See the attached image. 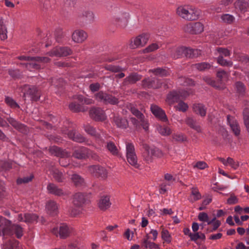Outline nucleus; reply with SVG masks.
I'll use <instances>...</instances> for the list:
<instances>
[{"label":"nucleus","mask_w":249,"mask_h":249,"mask_svg":"<svg viewBox=\"0 0 249 249\" xmlns=\"http://www.w3.org/2000/svg\"><path fill=\"white\" fill-rule=\"evenodd\" d=\"M177 14L182 18L187 21L197 20L201 14V11L198 8L191 5L178 6L176 9Z\"/></svg>","instance_id":"1"},{"label":"nucleus","mask_w":249,"mask_h":249,"mask_svg":"<svg viewBox=\"0 0 249 249\" xmlns=\"http://www.w3.org/2000/svg\"><path fill=\"white\" fill-rule=\"evenodd\" d=\"M126 156L128 162L131 165L137 169L139 168L134 145L132 143H126Z\"/></svg>","instance_id":"2"},{"label":"nucleus","mask_w":249,"mask_h":249,"mask_svg":"<svg viewBox=\"0 0 249 249\" xmlns=\"http://www.w3.org/2000/svg\"><path fill=\"white\" fill-rule=\"evenodd\" d=\"M22 91L23 97L28 96L33 101H37L40 99V91L35 86L24 85L22 88Z\"/></svg>","instance_id":"3"},{"label":"nucleus","mask_w":249,"mask_h":249,"mask_svg":"<svg viewBox=\"0 0 249 249\" xmlns=\"http://www.w3.org/2000/svg\"><path fill=\"white\" fill-rule=\"evenodd\" d=\"M72 53L71 49L67 46L56 47L47 53L51 57H65Z\"/></svg>","instance_id":"4"},{"label":"nucleus","mask_w":249,"mask_h":249,"mask_svg":"<svg viewBox=\"0 0 249 249\" xmlns=\"http://www.w3.org/2000/svg\"><path fill=\"white\" fill-rule=\"evenodd\" d=\"M88 171L89 174L97 178L105 179L107 177V171L105 168L99 165H92L88 166Z\"/></svg>","instance_id":"5"},{"label":"nucleus","mask_w":249,"mask_h":249,"mask_svg":"<svg viewBox=\"0 0 249 249\" xmlns=\"http://www.w3.org/2000/svg\"><path fill=\"white\" fill-rule=\"evenodd\" d=\"M150 35L147 33H143L136 37L131 39L129 44L131 49H135L144 46L148 42Z\"/></svg>","instance_id":"6"},{"label":"nucleus","mask_w":249,"mask_h":249,"mask_svg":"<svg viewBox=\"0 0 249 249\" xmlns=\"http://www.w3.org/2000/svg\"><path fill=\"white\" fill-rule=\"evenodd\" d=\"M73 229L65 224H61L59 228H54L52 230V233L57 236L59 235L62 239H65L71 234Z\"/></svg>","instance_id":"7"},{"label":"nucleus","mask_w":249,"mask_h":249,"mask_svg":"<svg viewBox=\"0 0 249 249\" xmlns=\"http://www.w3.org/2000/svg\"><path fill=\"white\" fill-rule=\"evenodd\" d=\"M161 81L156 77H147L142 81V86L144 89H158L161 87Z\"/></svg>","instance_id":"8"},{"label":"nucleus","mask_w":249,"mask_h":249,"mask_svg":"<svg viewBox=\"0 0 249 249\" xmlns=\"http://www.w3.org/2000/svg\"><path fill=\"white\" fill-rule=\"evenodd\" d=\"M183 31L191 34H200L204 31V25L200 22L189 23L183 27Z\"/></svg>","instance_id":"9"},{"label":"nucleus","mask_w":249,"mask_h":249,"mask_svg":"<svg viewBox=\"0 0 249 249\" xmlns=\"http://www.w3.org/2000/svg\"><path fill=\"white\" fill-rule=\"evenodd\" d=\"M127 108L139 120L140 123L143 128L146 131L147 130L149 124L147 120L145 119L143 114L131 104L127 106Z\"/></svg>","instance_id":"10"},{"label":"nucleus","mask_w":249,"mask_h":249,"mask_svg":"<svg viewBox=\"0 0 249 249\" xmlns=\"http://www.w3.org/2000/svg\"><path fill=\"white\" fill-rule=\"evenodd\" d=\"M90 117L95 121H104L107 119L105 111L99 107H92L89 111Z\"/></svg>","instance_id":"11"},{"label":"nucleus","mask_w":249,"mask_h":249,"mask_svg":"<svg viewBox=\"0 0 249 249\" xmlns=\"http://www.w3.org/2000/svg\"><path fill=\"white\" fill-rule=\"evenodd\" d=\"M47 190L49 194L57 196H65L69 195L62 188L59 187L53 183H49L47 186Z\"/></svg>","instance_id":"12"},{"label":"nucleus","mask_w":249,"mask_h":249,"mask_svg":"<svg viewBox=\"0 0 249 249\" xmlns=\"http://www.w3.org/2000/svg\"><path fill=\"white\" fill-rule=\"evenodd\" d=\"M11 222L2 216L0 217V236L10 235Z\"/></svg>","instance_id":"13"},{"label":"nucleus","mask_w":249,"mask_h":249,"mask_svg":"<svg viewBox=\"0 0 249 249\" xmlns=\"http://www.w3.org/2000/svg\"><path fill=\"white\" fill-rule=\"evenodd\" d=\"M128 16L127 13H121L114 18V22L121 28H125L128 23Z\"/></svg>","instance_id":"14"},{"label":"nucleus","mask_w":249,"mask_h":249,"mask_svg":"<svg viewBox=\"0 0 249 249\" xmlns=\"http://www.w3.org/2000/svg\"><path fill=\"white\" fill-rule=\"evenodd\" d=\"M88 37L87 33L83 30H76L71 35V39L73 41L77 43H82L85 41Z\"/></svg>","instance_id":"15"},{"label":"nucleus","mask_w":249,"mask_h":249,"mask_svg":"<svg viewBox=\"0 0 249 249\" xmlns=\"http://www.w3.org/2000/svg\"><path fill=\"white\" fill-rule=\"evenodd\" d=\"M142 76L136 72L131 73L128 76H126L123 80L121 84L122 87H125L129 85L135 84L137 81L142 79Z\"/></svg>","instance_id":"16"},{"label":"nucleus","mask_w":249,"mask_h":249,"mask_svg":"<svg viewBox=\"0 0 249 249\" xmlns=\"http://www.w3.org/2000/svg\"><path fill=\"white\" fill-rule=\"evenodd\" d=\"M152 113L160 120L163 122H167L168 119L165 112L159 107L156 105H151L150 107Z\"/></svg>","instance_id":"17"},{"label":"nucleus","mask_w":249,"mask_h":249,"mask_svg":"<svg viewBox=\"0 0 249 249\" xmlns=\"http://www.w3.org/2000/svg\"><path fill=\"white\" fill-rule=\"evenodd\" d=\"M7 121L15 129L19 132L25 133L27 131V126L25 124L18 121L14 118L11 117H8Z\"/></svg>","instance_id":"18"},{"label":"nucleus","mask_w":249,"mask_h":249,"mask_svg":"<svg viewBox=\"0 0 249 249\" xmlns=\"http://www.w3.org/2000/svg\"><path fill=\"white\" fill-rule=\"evenodd\" d=\"M49 151L52 155L60 158H68L71 156L70 152L56 146H51L49 149Z\"/></svg>","instance_id":"19"},{"label":"nucleus","mask_w":249,"mask_h":249,"mask_svg":"<svg viewBox=\"0 0 249 249\" xmlns=\"http://www.w3.org/2000/svg\"><path fill=\"white\" fill-rule=\"evenodd\" d=\"M38 216L35 213H26L19 214L18 220L20 222H24L27 223H32L37 221Z\"/></svg>","instance_id":"20"},{"label":"nucleus","mask_w":249,"mask_h":249,"mask_svg":"<svg viewBox=\"0 0 249 249\" xmlns=\"http://www.w3.org/2000/svg\"><path fill=\"white\" fill-rule=\"evenodd\" d=\"M227 121L233 133L236 136L240 134V128L237 120L230 115L227 116Z\"/></svg>","instance_id":"21"},{"label":"nucleus","mask_w":249,"mask_h":249,"mask_svg":"<svg viewBox=\"0 0 249 249\" xmlns=\"http://www.w3.org/2000/svg\"><path fill=\"white\" fill-rule=\"evenodd\" d=\"M67 134L70 139L77 142L82 143L85 142L86 140L85 137L75 130L69 131Z\"/></svg>","instance_id":"22"},{"label":"nucleus","mask_w":249,"mask_h":249,"mask_svg":"<svg viewBox=\"0 0 249 249\" xmlns=\"http://www.w3.org/2000/svg\"><path fill=\"white\" fill-rule=\"evenodd\" d=\"M89 153V149L81 147L74 150L72 156L77 159H85L88 158Z\"/></svg>","instance_id":"23"},{"label":"nucleus","mask_w":249,"mask_h":249,"mask_svg":"<svg viewBox=\"0 0 249 249\" xmlns=\"http://www.w3.org/2000/svg\"><path fill=\"white\" fill-rule=\"evenodd\" d=\"M234 5L236 10L242 13L249 9V3L246 0H237Z\"/></svg>","instance_id":"24"},{"label":"nucleus","mask_w":249,"mask_h":249,"mask_svg":"<svg viewBox=\"0 0 249 249\" xmlns=\"http://www.w3.org/2000/svg\"><path fill=\"white\" fill-rule=\"evenodd\" d=\"M113 122L118 127L121 129H126L128 126L127 120L120 116H114Z\"/></svg>","instance_id":"25"},{"label":"nucleus","mask_w":249,"mask_h":249,"mask_svg":"<svg viewBox=\"0 0 249 249\" xmlns=\"http://www.w3.org/2000/svg\"><path fill=\"white\" fill-rule=\"evenodd\" d=\"M85 201L84 195L81 193H76L73 195L72 203L76 207H81Z\"/></svg>","instance_id":"26"},{"label":"nucleus","mask_w":249,"mask_h":249,"mask_svg":"<svg viewBox=\"0 0 249 249\" xmlns=\"http://www.w3.org/2000/svg\"><path fill=\"white\" fill-rule=\"evenodd\" d=\"M84 128L87 133L94 137L99 142H101V143H103L100 134L97 133L95 128L93 126L88 124L85 125Z\"/></svg>","instance_id":"27"},{"label":"nucleus","mask_w":249,"mask_h":249,"mask_svg":"<svg viewBox=\"0 0 249 249\" xmlns=\"http://www.w3.org/2000/svg\"><path fill=\"white\" fill-rule=\"evenodd\" d=\"M181 96H182L180 92L173 91L167 95L166 101L169 104H173L174 103L179 102Z\"/></svg>","instance_id":"28"},{"label":"nucleus","mask_w":249,"mask_h":249,"mask_svg":"<svg viewBox=\"0 0 249 249\" xmlns=\"http://www.w3.org/2000/svg\"><path fill=\"white\" fill-rule=\"evenodd\" d=\"M98 205L101 210L105 211L107 210L111 205L109 198L107 196L101 197L99 201Z\"/></svg>","instance_id":"29"},{"label":"nucleus","mask_w":249,"mask_h":249,"mask_svg":"<svg viewBox=\"0 0 249 249\" xmlns=\"http://www.w3.org/2000/svg\"><path fill=\"white\" fill-rule=\"evenodd\" d=\"M19 65L30 71H33L34 70H38L41 68V65L38 62L36 61H32L29 63H20Z\"/></svg>","instance_id":"30"},{"label":"nucleus","mask_w":249,"mask_h":249,"mask_svg":"<svg viewBox=\"0 0 249 249\" xmlns=\"http://www.w3.org/2000/svg\"><path fill=\"white\" fill-rule=\"evenodd\" d=\"M203 79L208 84L211 85L216 89L219 90H223L225 88V87L224 85H222L221 84L217 83L215 80L208 76L204 77Z\"/></svg>","instance_id":"31"},{"label":"nucleus","mask_w":249,"mask_h":249,"mask_svg":"<svg viewBox=\"0 0 249 249\" xmlns=\"http://www.w3.org/2000/svg\"><path fill=\"white\" fill-rule=\"evenodd\" d=\"M193 110L196 113L202 117L205 116L206 114V108L202 104H194L193 106Z\"/></svg>","instance_id":"32"},{"label":"nucleus","mask_w":249,"mask_h":249,"mask_svg":"<svg viewBox=\"0 0 249 249\" xmlns=\"http://www.w3.org/2000/svg\"><path fill=\"white\" fill-rule=\"evenodd\" d=\"M201 198V195L197 187H192L191 188V194L189 200L193 203Z\"/></svg>","instance_id":"33"},{"label":"nucleus","mask_w":249,"mask_h":249,"mask_svg":"<svg viewBox=\"0 0 249 249\" xmlns=\"http://www.w3.org/2000/svg\"><path fill=\"white\" fill-rule=\"evenodd\" d=\"M46 208L50 214H55L58 211V206L56 202L51 200L46 204Z\"/></svg>","instance_id":"34"},{"label":"nucleus","mask_w":249,"mask_h":249,"mask_svg":"<svg viewBox=\"0 0 249 249\" xmlns=\"http://www.w3.org/2000/svg\"><path fill=\"white\" fill-rule=\"evenodd\" d=\"M149 72L153 73L154 75L160 77L167 76L170 74L168 70L162 68L150 69L149 70Z\"/></svg>","instance_id":"35"},{"label":"nucleus","mask_w":249,"mask_h":249,"mask_svg":"<svg viewBox=\"0 0 249 249\" xmlns=\"http://www.w3.org/2000/svg\"><path fill=\"white\" fill-rule=\"evenodd\" d=\"M156 129L159 134L163 136H169L172 133L170 128L165 125L157 124Z\"/></svg>","instance_id":"36"},{"label":"nucleus","mask_w":249,"mask_h":249,"mask_svg":"<svg viewBox=\"0 0 249 249\" xmlns=\"http://www.w3.org/2000/svg\"><path fill=\"white\" fill-rule=\"evenodd\" d=\"M69 108L74 112H85L88 109L87 107L75 102H73L70 104Z\"/></svg>","instance_id":"37"},{"label":"nucleus","mask_w":249,"mask_h":249,"mask_svg":"<svg viewBox=\"0 0 249 249\" xmlns=\"http://www.w3.org/2000/svg\"><path fill=\"white\" fill-rule=\"evenodd\" d=\"M52 176L54 180L59 183L63 182L66 179L65 176L63 173L57 169H54L53 170Z\"/></svg>","instance_id":"38"},{"label":"nucleus","mask_w":249,"mask_h":249,"mask_svg":"<svg viewBox=\"0 0 249 249\" xmlns=\"http://www.w3.org/2000/svg\"><path fill=\"white\" fill-rule=\"evenodd\" d=\"M184 47H179L171 50V56L175 59H177L184 56Z\"/></svg>","instance_id":"39"},{"label":"nucleus","mask_w":249,"mask_h":249,"mask_svg":"<svg viewBox=\"0 0 249 249\" xmlns=\"http://www.w3.org/2000/svg\"><path fill=\"white\" fill-rule=\"evenodd\" d=\"M186 124L192 129L195 130L197 132H201V127L198 125L196 120L192 118L188 117L185 119Z\"/></svg>","instance_id":"40"},{"label":"nucleus","mask_w":249,"mask_h":249,"mask_svg":"<svg viewBox=\"0 0 249 249\" xmlns=\"http://www.w3.org/2000/svg\"><path fill=\"white\" fill-rule=\"evenodd\" d=\"M7 30L4 19L0 18V38L1 40H5L7 38Z\"/></svg>","instance_id":"41"},{"label":"nucleus","mask_w":249,"mask_h":249,"mask_svg":"<svg viewBox=\"0 0 249 249\" xmlns=\"http://www.w3.org/2000/svg\"><path fill=\"white\" fill-rule=\"evenodd\" d=\"M71 179L74 185L77 187L81 186L85 183L84 179L77 174H73L71 176Z\"/></svg>","instance_id":"42"},{"label":"nucleus","mask_w":249,"mask_h":249,"mask_svg":"<svg viewBox=\"0 0 249 249\" xmlns=\"http://www.w3.org/2000/svg\"><path fill=\"white\" fill-rule=\"evenodd\" d=\"M143 148L145 149V152L143 154V158L144 160L147 163H151L153 161V156L152 155H151L150 153V151L151 150V148L147 144L143 145Z\"/></svg>","instance_id":"43"},{"label":"nucleus","mask_w":249,"mask_h":249,"mask_svg":"<svg viewBox=\"0 0 249 249\" xmlns=\"http://www.w3.org/2000/svg\"><path fill=\"white\" fill-rule=\"evenodd\" d=\"M11 234L14 232L18 238H20L23 235V229L20 226L18 225L11 224Z\"/></svg>","instance_id":"44"},{"label":"nucleus","mask_w":249,"mask_h":249,"mask_svg":"<svg viewBox=\"0 0 249 249\" xmlns=\"http://www.w3.org/2000/svg\"><path fill=\"white\" fill-rule=\"evenodd\" d=\"M173 141L178 142H183L187 141V137L182 133H174L172 135Z\"/></svg>","instance_id":"45"},{"label":"nucleus","mask_w":249,"mask_h":249,"mask_svg":"<svg viewBox=\"0 0 249 249\" xmlns=\"http://www.w3.org/2000/svg\"><path fill=\"white\" fill-rule=\"evenodd\" d=\"M193 68L197 69L199 71H203L209 70L211 67V65L207 62H201L193 64Z\"/></svg>","instance_id":"46"},{"label":"nucleus","mask_w":249,"mask_h":249,"mask_svg":"<svg viewBox=\"0 0 249 249\" xmlns=\"http://www.w3.org/2000/svg\"><path fill=\"white\" fill-rule=\"evenodd\" d=\"M234 86L236 92L239 95L243 96L245 94L246 91V87L242 82L240 81L236 82L234 84Z\"/></svg>","instance_id":"47"},{"label":"nucleus","mask_w":249,"mask_h":249,"mask_svg":"<svg viewBox=\"0 0 249 249\" xmlns=\"http://www.w3.org/2000/svg\"><path fill=\"white\" fill-rule=\"evenodd\" d=\"M107 93L103 91H100L94 94L95 99L98 102H100L105 104L107 96Z\"/></svg>","instance_id":"48"},{"label":"nucleus","mask_w":249,"mask_h":249,"mask_svg":"<svg viewBox=\"0 0 249 249\" xmlns=\"http://www.w3.org/2000/svg\"><path fill=\"white\" fill-rule=\"evenodd\" d=\"M81 18H83L86 21L88 22H91L94 20V15L93 12L89 11H84L82 13Z\"/></svg>","instance_id":"49"},{"label":"nucleus","mask_w":249,"mask_h":249,"mask_svg":"<svg viewBox=\"0 0 249 249\" xmlns=\"http://www.w3.org/2000/svg\"><path fill=\"white\" fill-rule=\"evenodd\" d=\"M244 123L247 132L249 133V108H245L243 112Z\"/></svg>","instance_id":"50"},{"label":"nucleus","mask_w":249,"mask_h":249,"mask_svg":"<svg viewBox=\"0 0 249 249\" xmlns=\"http://www.w3.org/2000/svg\"><path fill=\"white\" fill-rule=\"evenodd\" d=\"M104 68L106 70L114 73L120 72L125 70L119 66L112 65H107Z\"/></svg>","instance_id":"51"},{"label":"nucleus","mask_w":249,"mask_h":249,"mask_svg":"<svg viewBox=\"0 0 249 249\" xmlns=\"http://www.w3.org/2000/svg\"><path fill=\"white\" fill-rule=\"evenodd\" d=\"M217 63L224 67H231L233 65L232 61H227L224 59L223 56L221 55H219L217 58Z\"/></svg>","instance_id":"52"},{"label":"nucleus","mask_w":249,"mask_h":249,"mask_svg":"<svg viewBox=\"0 0 249 249\" xmlns=\"http://www.w3.org/2000/svg\"><path fill=\"white\" fill-rule=\"evenodd\" d=\"M184 56L186 57L193 58L196 56L198 54L197 50H193L190 48L184 47Z\"/></svg>","instance_id":"53"},{"label":"nucleus","mask_w":249,"mask_h":249,"mask_svg":"<svg viewBox=\"0 0 249 249\" xmlns=\"http://www.w3.org/2000/svg\"><path fill=\"white\" fill-rule=\"evenodd\" d=\"M178 82L180 84L184 86H192L195 85L194 81L189 78L185 77H180L178 79Z\"/></svg>","instance_id":"54"},{"label":"nucleus","mask_w":249,"mask_h":249,"mask_svg":"<svg viewBox=\"0 0 249 249\" xmlns=\"http://www.w3.org/2000/svg\"><path fill=\"white\" fill-rule=\"evenodd\" d=\"M107 150L113 155H117L118 153V150L112 142H108L106 145Z\"/></svg>","instance_id":"55"},{"label":"nucleus","mask_w":249,"mask_h":249,"mask_svg":"<svg viewBox=\"0 0 249 249\" xmlns=\"http://www.w3.org/2000/svg\"><path fill=\"white\" fill-rule=\"evenodd\" d=\"M66 35V33L63 31L62 29L60 28L56 29L54 33L55 37L58 42H61Z\"/></svg>","instance_id":"56"},{"label":"nucleus","mask_w":249,"mask_h":249,"mask_svg":"<svg viewBox=\"0 0 249 249\" xmlns=\"http://www.w3.org/2000/svg\"><path fill=\"white\" fill-rule=\"evenodd\" d=\"M160 48V46L156 43H153L148 46L143 50L144 53H148L154 52L158 50Z\"/></svg>","instance_id":"57"},{"label":"nucleus","mask_w":249,"mask_h":249,"mask_svg":"<svg viewBox=\"0 0 249 249\" xmlns=\"http://www.w3.org/2000/svg\"><path fill=\"white\" fill-rule=\"evenodd\" d=\"M19 242L16 240H9L7 243V249H18L20 247H19Z\"/></svg>","instance_id":"58"},{"label":"nucleus","mask_w":249,"mask_h":249,"mask_svg":"<svg viewBox=\"0 0 249 249\" xmlns=\"http://www.w3.org/2000/svg\"><path fill=\"white\" fill-rule=\"evenodd\" d=\"M119 103L118 99L112 95L107 94V100L105 105L111 104L115 105L118 104Z\"/></svg>","instance_id":"59"},{"label":"nucleus","mask_w":249,"mask_h":249,"mask_svg":"<svg viewBox=\"0 0 249 249\" xmlns=\"http://www.w3.org/2000/svg\"><path fill=\"white\" fill-rule=\"evenodd\" d=\"M175 107L178 110L184 112L187 110L189 107L187 104L182 101H180L178 102V104L175 106Z\"/></svg>","instance_id":"60"},{"label":"nucleus","mask_w":249,"mask_h":249,"mask_svg":"<svg viewBox=\"0 0 249 249\" xmlns=\"http://www.w3.org/2000/svg\"><path fill=\"white\" fill-rule=\"evenodd\" d=\"M5 102L6 104L11 108H15L16 107H19V105L16 103V102L11 97H6L5 98Z\"/></svg>","instance_id":"61"},{"label":"nucleus","mask_w":249,"mask_h":249,"mask_svg":"<svg viewBox=\"0 0 249 249\" xmlns=\"http://www.w3.org/2000/svg\"><path fill=\"white\" fill-rule=\"evenodd\" d=\"M221 18L223 22L228 24L232 23L235 19L233 16L228 14L221 16Z\"/></svg>","instance_id":"62"},{"label":"nucleus","mask_w":249,"mask_h":249,"mask_svg":"<svg viewBox=\"0 0 249 249\" xmlns=\"http://www.w3.org/2000/svg\"><path fill=\"white\" fill-rule=\"evenodd\" d=\"M12 168L10 162L4 160H0V172L2 170H8Z\"/></svg>","instance_id":"63"},{"label":"nucleus","mask_w":249,"mask_h":249,"mask_svg":"<svg viewBox=\"0 0 249 249\" xmlns=\"http://www.w3.org/2000/svg\"><path fill=\"white\" fill-rule=\"evenodd\" d=\"M34 178V176L33 175H31L29 176L24 177L22 178H19L17 180V183L18 184H21L22 183H27L33 179Z\"/></svg>","instance_id":"64"}]
</instances>
